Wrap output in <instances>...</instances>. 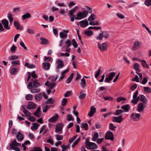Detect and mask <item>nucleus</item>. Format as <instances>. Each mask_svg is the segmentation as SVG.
<instances>
[{"instance_id":"nucleus-1","label":"nucleus","mask_w":151,"mask_h":151,"mask_svg":"<svg viewBox=\"0 0 151 151\" xmlns=\"http://www.w3.org/2000/svg\"><path fill=\"white\" fill-rule=\"evenodd\" d=\"M88 12L87 11H83L79 12L76 14V20H81L87 16Z\"/></svg>"},{"instance_id":"nucleus-2","label":"nucleus","mask_w":151,"mask_h":151,"mask_svg":"<svg viewBox=\"0 0 151 151\" xmlns=\"http://www.w3.org/2000/svg\"><path fill=\"white\" fill-rule=\"evenodd\" d=\"M27 87L28 89H31L30 92L32 93H38L40 91V89L36 87H32V82H30L29 83L27 86Z\"/></svg>"},{"instance_id":"nucleus-3","label":"nucleus","mask_w":151,"mask_h":151,"mask_svg":"<svg viewBox=\"0 0 151 151\" xmlns=\"http://www.w3.org/2000/svg\"><path fill=\"white\" fill-rule=\"evenodd\" d=\"M86 147L89 150H94L98 147V146L94 143L91 142H87L86 144Z\"/></svg>"},{"instance_id":"nucleus-4","label":"nucleus","mask_w":151,"mask_h":151,"mask_svg":"<svg viewBox=\"0 0 151 151\" xmlns=\"http://www.w3.org/2000/svg\"><path fill=\"white\" fill-rule=\"evenodd\" d=\"M147 101L145 96L142 95V112L147 106Z\"/></svg>"},{"instance_id":"nucleus-5","label":"nucleus","mask_w":151,"mask_h":151,"mask_svg":"<svg viewBox=\"0 0 151 151\" xmlns=\"http://www.w3.org/2000/svg\"><path fill=\"white\" fill-rule=\"evenodd\" d=\"M115 74L116 73L114 72H112L110 73L108 77L106 78L104 82L105 83H109L113 79Z\"/></svg>"},{"instance_id":"nucleus-6","label":"nucleus","mask_w":151,"mask_h":151,"mask_svg":"<svg viewBox=\"0 0 151 151\" xmlns=\"http://www.w3.org/2000/svg\"><path fill=\"white\" fill-rule=\"evenodd\" d=\"M105 139H110L111 141L114 140V138L113 133L110 131L107 132L105 134Z\"/></svg>"},{"instance_id":"nucleus-7","label":"nucleus","mask_w":151,"mask_h":151,"mask_svg":"<svg viewBox=\"0 0 151 151\" xmlns=\"http://www.w3.org/2000/svg\"><path fill=\"white\" fill-rule=\"evenodd\" d=\"M141 115L138 113H134L132 114L131 116V118L134 121H138L140 119Z\"/></svg>"},{"instance_id":"nucleus-8","label":"nucleus","mask_w":151,"mask_h":151,"mask_svg":"<svg viewBox=\"0 0 151 151\" xmlns=\"http://www.w3.org/2000/svg\"><path fill=\"white\" fill-rule=\"evenodd\" d=\"M1 23L4 25V28L7 30H9L10 29V27L9 25V21L7 19H2L1 20Z\"/></svg>"},{"instance_id":"nucleus-9","label":"nucleus","mask_w":151,"mask_h":151,"mask_svg":"<svg viewBox=\"0 0 151 151\" xmlns=\"http://www.w3.org/2000/svg\"><path fill=\"white\" fill-rule=\"evenodd\" d=\"M63 127V124L61 123H58L56 125V128L55 130V132H60V133H62V129Z\"/></svg>"},{"instance_id":"nucleus-10","label":"nucleus","mask_w":151,"mask_h":151,"mask_svg":"<svg viewBox=\"0 0 151 151\" xmlns=\"http://www.w3.org/2000/svg\"><path fill=\"white\" fill-rule=\"evenodd\" d=\"M98 47L99 48L101 51H104L106 50L107 47V44L106 42H104L102 45V47L101 44L99 43L98 45Z\"/></svg>"},{"instance_id":"nucleus-11","label":"nucleus","mask_w":151,"mask_h":151,"mask_svg":"<svg viewBox=\"0 0 151 151\" xmlns=\"http://www.w3.org/2000/svg\"><path fill=\"white\" fill-rule=\"evenodd\" d=\"M57 64L56 68L57 69L61 68L64 66V63L63 61L59 59H58L56 62Z\"/></svg>"},{"instance_id":"nucleus-12","label":"nucleus","mask_w":151,"mask_h":151,"mask_svg":"<svg viewBox=\"0 0 151 151\" xmlns=\"http://www.w3.org/2000/svg\"><path fill=\"white\" fill-rule=\"evenodd\" d=\"M19 69V68L18 69L15 68H11L9 70L10 73L12 75L15 76L17 73Z\"/></svg>"},{"instance_id":"nucleus-13","label":"nucleus","mask_w":151,"mask_h":151,"mask_svg":"<svg viewBox=\"0 0 151 151\" xmlns=\"http://www.w3.org/2000/svg\"><path fill=\"white\" fill-rule=\"evenodd\" d=\"M139 65L137 63H135L134 65V69L136 70V73L141 78H142V74L141 73H139Z\"/></svg>"},{"instance_id":"nucleus-14","label":"nucleus","mask_w":151,"mask_h":151,"mask_svg":"<svg viewBox=\"0 0 151 151\" xmlns=\"http://www.w3.org/2000/svg\"><path fill=\"white\" fill-rule=\"evenodd\" d=\"M81 27L82 28H84L88 25V22L87 19L82 20L80 22Z\"/></svg>"},{"instance_id":"nucleus-15","label":"nucleus","mask_w":151,"mask_h":151,"mask_svg":"<svg viewBox=\"0 0 151 151\" xmlns=\"http://www.w3.org/2000/svg\"><path fill=\"white\" fill-rule=\"evenodd\" d=\"M122 118L121 115L117 117L114 116L112 119V121L113 122L120 123L122 121Z\"/></svg>"},{"instance_id":"nucleus-16","label":"nucleus","mask_w":151,"mask_h":151,"mask_svg":"<svg viewBox=\"0 0 151 151\" xmlns=\"http://www.w3.org/2000/svg\"><path fill=\"white\" fill-rule=\"evenodd\" d=\"M16 137L18 141L19 142L22 141L24 138L23 135L20 132H18L16 136Z\"/></svg>"},{"instance_id":"nucleus-17","label":"nucleus","mask_w":151,"mask_h":151,"mask_svg":"<svg viewBox=\"0 0 151 151\" xmlns=\"http://www.w3.org/2000/svg\"><path fill=\"white\" fill-rule=\"evenodd\" d=\"M96 112V108L93 106H92L91 107L90 111L88 114V115L90 117H92Z\"/></svg>"},{"instance_id":"nucleus-18","label":"nucleus","mask_w":151,"mask_h":151,"mask_svg":"<svg viewBox=\"0 0 151 151\" xmlns=\"http://www.w3.org/2000/svg\"><path fill=\"white\" fill-rule=\"evenodd\" d=\"M36 107V105L35 103L32 102H29L27 105V108L29 109H35Z\"/></svg>"},{"instance_id":"nucleus-19","label":"nucleus","mask_w":151,"mask_h":151,"mask_svg":"<svg viewBox=\"0 0 151 151\" xmlns=\"http://www.w3.org/2000/svg\"><path fill=\"white\" fill-rule=\"evenodd\" d=\"M140 45L141 43L138 41L135 42L134 43L133 46L132 48V50H137L139 48Z\"/></svg>"},{"instance_id":"nucleus-20","label":"nucleus","mask_w":151,"mask_h":151,"mask_svg":"<svg viewBox=\"0 0 151 151\" xmlns=\"http://www.w3.org/2000/svg\"><path fill=\"white\" fill-rule=\"evenodd\" d=\"M139 100L142 101V95H139L137 97L134 99H132L131 102L136 104H137Z\"/></svg>"},{"instance_id":"nucleus-21","label":"nucleus","mask_w":151,"mask_h":151,"mask_svg":"<svg viewBox=\"0 0 151 151\" xmlns=\"http://www.w3.org/2000/svg\"><path fill=\"white\" fill-rule=\"evenodd\" d=\"M78 8H79L78 6H75L73 9L69 10L68 11L69 16H70L71 17L76 12V10H77Z\"/></svg>"},{"instance_id":"nucleus-22","label":"nucleus","mask_w":151,"mask_h":151,"mask_svg":"<svg viewBox=\"0 0 151 151\" xmlns=\"http://www.w3.org/2000/svg\"><path fill=\"white\" fill-rule=\"evenodd\" d=\"M34 115L37 117L39 118L41 115L40 108L39 107L37 108L36 111L34 114Z\"/></svg>"},{"instance_id":"nucleus-23","label":"nucleus","mask_w":151,"mask_h":151,"mask_svg":"<svg viewBox=\"0 0 151 151\" xmlns=\"http://www.w3.org/2000/svg\"><path fill=\"white\" fill-rule=\"evenodd\" d=\"M58 117V114H56L52 117L50 118L48 120L49 122H55L57 121V119Z\"/></svg>"},{"instance_id":"nucleus-24","label":"nucleus","mask_w":151,"mask_h":151,"mask_svg":"<svg viewBox=\"0 0 151 151\" xmlns=\"http://www.w3.org/2000/svg\"><path fill=\"white\" fill-rule=\"evenodd\" d=\"M32 87L38 88L41 86L40 83L38 82V80L37 79H35L32 82Z\"/></svg>"},{"instance_id":"nucleus-25","label":"nucleus","mask_w":151,"mask_h":151,"mask_svg":"<svg viewBox=\"0 0 151 151\" xmlns=\"http://www.w3.org/2000/svg\"><path fill=\"white\" fill-rule=\"evenodd\" d=\"M21 145V144L18 143L17 142L15 139H14L13 142L10 143L9 146H11L12 147H14V146H18Z\"/></svg>"},{"instance_id":"nucleus-26","label":"nucleus","mask_w":151,"mask_h":151,"mask_svg":"<svg viewBox=\"0 0 151 151\" xmlns=\"http://www.w3.org/2000/svg\"><path fill=\"white\" fill-rule=\"evenodd\" d=\"M144 93L149 94L151 93V88L149 87H144Z\"/></svg>"},{"instance_id":"nucleus-27","label":"nucleus","mask_w":151,"mask_h":151,"mask_svg":"<svg viewBox=\"0 0 151 151\" xmlns=\"http://www.w3.org/2000/svg\"><path fill=\"white\" fill-rule=\"evenodd\" d=\"M43 68L46 70H49L50 66V64L48 62H44L43 63Z\"/></svg>"},{"instance_id":"nucleus-28","label":"nucleus","mask_w":151,"mask_h":151,"mask_svg":"<svg viewBox=\"0 0 151 151\" xmlns=\"http://www.w3.org/2000/svg\"><path fill=\"white\" fill-rule=\"evenodd\" d=\"M80 84L82 88H84L86 86V83L84 78H83L81 79Z\"/></svg>"},{"instance_id":"nucleus-29","label":"nucleus","mask_w":151,"mask_h":151,"mask_svg":"<svg viewBox=\"0 0 151 151\" xmlns=\"http://www.w3.org/2000/svg\"><path fill=\"white\" fill-rule=\"evenodd\" d=\"M43 131V132L42 133V135H43L45 133H46L48 131V129L45 128V125L43 126L41 128L39 132V134H41L42 132Z\"/></svg>"},{"instance_id":"nucleus-30","label":"nucleus","mask_w":151,"mask_h":151,"mask_svg":"<svg viewBox=\"0 0 151 151\" xmlns=\"http://www.w3.org/2000/svg\"><path fill=\"white\" fill-rule=\"evenodd\" d=\"M40 40L41 41V43L40 44L42 45H47L49 43V41L46 38H41Z\"/></svg>"},{"instance_id":"nucleus-31","label":"nucleus","mask_w":151,"mask_h":151,"mask_svg":"<svg viewBox=\"0 0 151 151\" xmlns=\"http://www.w3.org/2000/svg\"><path fill=\"white\" fill-rule=\"evenodd\" d=\"M121 108L124 110L125 112H128L130 109V108L128 104L122 106Z\"/></svg>"},{"instance_id":"nucleus-32","label":"nucleus","mask_w":151,"mask_h":151,"mask_svg":"<svg viewBox=\"0 0 151 151\" xmlns=\"http://www.w3.org/2000/svg\"><path fill=\"white\" fill-rule=\"evenodd\" d=\"M7 17L9 21L10 25H12L13 20V18L12 16V14L10 13H9L7 14Z\"/></svg>"},{"instance_id":"nucleus-33","label":"nucleus","mask_w":151,"mask_h":151,"mask_svg":"<svg viewBox=\"0 0 151 151\" xmlns=\"http://www.w3.org/2000/svg\"><path fill=\"white\" fill-rule=\"evenodd\" d=\"M14 24L17 29H20V30H22V27H21V26L18 21H15L14 22Z\"/></svg>"},{"instance_id":"nucleus-34","label":"nucleus","mask_w":151,"mask_h":151,"mask_svg":"<svg viewBox=\"0 0 151 151\" xmlns=\"http://www.w3.org/2000/svg\"><path fill=\"white\" fill-rule=\"evenodd\" d=\"M69 71V70L68 69H66L63 71L61 73V76H60L59 79V81H61L62 79L64 78V77L65 76V74L68 72Z\"/></svg>"},{"instance_id":"nucleus-35","label":"nucleus","mask_w":151,"mask_h":151,"mask_svg":"<svg viewBox=\"0 0 151 151\" xmlns=\"http://www.w3.org/2000/svg\"><path fill=\"white\" fill-rule=\"evenodd\" d=\"M25 66L29 68H35V66L34 65L31 64L27 62L25 63Z\"/></svg>"},{"instance_id":"nucleus-36","label":"nucleus","mask_w":151,"mask_h":151,"mask_svg":"<svg viewBox=\"0 0 151 151\" xmlns=\"http://www.w3.org/2000/svg\"><path fill=\"white\" fill-rule=\"evenodd\" d=\"M104 32L100 33L99 35L96 37V38L97 40H102L103 38L104 37Z\"/></svg>"},{"instance_id":"nucleus-37","label":"nucleus","mask_w":151,"mask_h":151,"mask_svg":"<svg viewBox=\"0 0 151 151\" xmlns=\"http://www.w3.org/2000/svg\"><path fill=\"white\" fill-rule=\"evenodd\" d=\"M42 95L41 93H39L38 94L36 95L35 96V99L36 100L39 101L42 98Z\"/></svg>"},{"instance_id":"nucleus-38","label":"nucleus","mask_w":151,"mask_h":151,"mask_svg":"<svg viewBox=\"0 0 151 151\" xmlns=\"http://www.w3.org/2000/svg\"><path fill=\"white\" fill-rule=\"evenodd\" d=\"M99 137V134L97 132H95L92 137L91 139L93 141H95Z\"/></svg>"},{"instance_id":"nucleus-39","label":"nucleus","mask_w":151,"mask_h":151,"mask_svg":"<svg viewBox=\"0 0 151 151\" xmlns=\"http://www.w3.org/2000/svg\"><path fill=\"white\" fill-rule=\"evenodd\" d=\"M95 15L94 14H92L88 18V20L89 21H92L95 19Z\"/></svg>"},{"instance_id":"nucleus-40","label":"nucleus","mask_w":151,"mask_h":151,"mask_svg":"<svg viewBox=\"0 0 151 151\" xmlns=\"http://www.w3.org/2000/svg\"><path fill=\"white\" fill-rule=\"evenodd\" d=\"M31 17L30 14L28 13H27L26 14L22 16V17L23 20H24L28 18Z\"/></svg>"},{"instance_id":"nucleus-41","label":"nucleus","mask_w":151,"mask_h":151,"mask_svg":"<svg viewBox=\"0 0 151 151\" xmlns=\"http://www.w3.org/2000/svg\"><path fill=\"white\" fill-rule=\"evenodd\" d=\"M124 112H125V111L122 110H116L115 112L114 113V114L116 115H119L122 113Z\"/></svg>"},{"instance_id":"nucleus-42","label":"nucleus","mask_w":151,"mask_h":151,"mask_svg":"<svg viewBox=\"0 0 151 151\" xmlns=\"http://www.w3.org/2000/svg\"><path fill=\"white\" fill-rule=\"evenodd\" d=\"M22 112L27 117H29L31 115V113L29 112L25 109H24L22 111Z\"/></svg>"},{"instance_id":"nucleus-43","label":"nucleus","mask_w":151,"mask_h":151,"mask_svg":"<svg viewBox=\"0 0 151 151\" xmlns=\"http://www.w3.org/2000/svg\"><path fill=\"white\" fill-rule=\"evenodd\" d=\"M73 73H71L70 76L66 80L67 83H70L72 81V79L73 78Z\"/></svg>"},{"instance_id":"nucleus-44","label":"nucleus","mask_w":151,"mask_h":151,"mask_svg":"<svg viewBox=\"0 0 151 151\" xmlns=\"http://www.w3.org/2000/svg\"><path fill=\"white\" fill-rule=\"evenodd\" d=\"M11 63L14 66L15 65H19L20 64L19 61V60L12 61L11 62Z\"/></svg>"},{"instance_id":"nucleus-45","label":"nucleus","mask_w":151,"mask_h":151,"mask_svg":"<svg viewBox=\"0 0 151 151\" xmlns=\"http://www.w3.org/2000/svg\"><path fill=\"white\" fill-rule=\"evenodd\" d=\"M17 48V47L14 45H12L10 48V51L11 53H14L15 52Z\"/></svg>"},{"instance_id":"nucleus-46","label":"nucleus","mask_w":151,"mask_h":151,"mask_svg":"<svg viewBox=\"0 0 151 151\" xmlns=\"http://www.w3.org/2000/svg\"><path fill=\"white\" fill-rule=\"evenodd\" d=\"M55 101L54 99L50 98L46 101V103L47 104H53Z\"/></svg>"},{"instance_id":"nucleus-47","label":"nucleus","mask_w":151,"mask_h":151,"mask_svg":"<svg viewBox=\"0 0 151 151\" xmlns=\"http://www.w3.org/2000/svg\"><path fill=\"white\" fill-rule=\"evenodd\" d=\"M86 94L83 93L82 92V91L80 92V94L78 96L79 99H82L85 98L86 97Z\"/></svg>"},{"instance_id":"nucleus-48","label":"nucleus","mask_w":151,"mask_h":151,"mask_svg":"<svg viewBox=\"0 0 151 151\" xmlns=\"http://www.w3.org/2000/svg\"><path fill=\"white\" fill-rule=\"evenodd\" d=\"M59 34L60 37L62 38L67 37L68 35L67 34L63 32H60Z\"/></svg>"},{"instance_id":"nucleus-49","label":"nucleus","mask_w":151,"mask_h":151,"mask_svg":"<svg viewBox=\"0 0 151 151\" xmlns=\"http://www.w3.org/2000/svg\"><path fill=\"white\" fill-rule=\"evenodd\" d=\"M126 100V98L123 97L122 96H120L117 98L116 101L117 102H119L121 101H124Z\"/></svg>"},{"instance_id":"nucleus-50","label":"nucleus","mask_w":151,"mask_h":151,"mask_svg":"<svg viewBox=\"0 0 151 151\" xmlns=\"http://www.w3.org/2000/svg\"><path fill=\"white\" fill-rule=\"evenodd\" d=\"M18 56L16 55H12L11 56L9 57V59L10 60L18 59Z\"/></svg>"},{"instance_id":"nucleus-51","label":"nucleus","mask_w":151,"mask_h":151,"mask_svg":"<svg viewBox=\"0 0 151 151\" xmlns=\"http://www.w3.org/2000/svg\"><path fill=\"white\" fill-rule=\"evenodd\" d=\"M142 66L146 68L147 69L149 68V66L147 64L146 62L144 60H142Z\"/></svg>"},{"instance_id":"nucleus-52","label":"nucleus","mask_w":151,"mask_h":151,"mask_svg":"<svg viewBox=\"0 0 151 151\" xmlns=\"http://www.w3.org/2000/svg\"><path fill=\"white\" fill-rule=\"evenodd\" d=\"M25 98L27 100H32L33 98V96L30 94H28L26 95Z\"/></svg>"},{"instance_id":"nucleus-53","label":"nucleus","mask_w":151,"mask_h":151,"mask_svg":"<svg viewBox=\"0 0 151 151\" xmlns=\"http://www.w3.org/2000/svg\"><path fill=\"white\" fill-rule=\"evenodd\" d=\"M85 34L86 35L88 36H91L93 34V33L92 31L89 30H86L84 32Z\"/></svg>"},{"instance_id":"nucleus-54","label":"nucleus","mask_w":151,"mask_h":151,"mask_svg":"<svg viewBox=\"0 0 151 151\" xmlns=\"http://www.w3.org/2000/svg\"><path fill=\"white\" fill-rule=\"evenodd\" d=\"M65 44L66 45V46L63 47H69L71 45V42L70 40H67L65 42Z\"/></svg>"},{"instance_id":"nucleus-55","label":"nucleus","mask_w":151,"mask_h":151,"mask_svg":"<svg viewBox=\"0 0 151 151\" xmlns=\"http://www.w3.org/2000/svg\"><path fill=\"white\" fill-rule=\"evenodd\" d=\"M39 125V124H35V125H33L31 127V129L33 131H35L37 129Z\"/></svg>"},{"instance_id":"nucleus-56","label":"nucleus","mask_w":151,"mask_h":151,"mask_svg":"<svg viewBox=\"0 0 151 151\" xmlns=\"http://www.w3.org/2000/svg\"><path fill=\"white\" fill-rule=\"evenodd\" d=\"M56 139L58 141H60L62 140L63 139V135L57 134L55 135Z\"/></svg>"},{"instance_id":"nucleus-57","label":"nucleus","mask_w":151,"mask_h":151,"mask_svg":"<svg viewBox=\"0 0 151 151\" xmlns=\"http://www.w3.org/2000/svg\"><path fill=\"white\" fill-rule=\"evenodd\" d=\"M55 83L54 81H53L52 82H50L48 86V88L50 89H51L55 86Z\"/></svg>"},{"instance_id":"nucleus-58","label":"nucleus","mask_w":151,"mask_h":151,"mask_svg":"<svg viewBox=\"0 0 151 151\" xmlns=\"http://www.w3.org/2000/svg\"><path fill=\"white\" fill-rule=\"evenodd\" d=\"M137 111L140 112L142 111V103H139L138 104Z\"/></svg>"},{"instance_id":"nucleus-59","label":"nucleus","mask_w":151,"mask_h":151,"mask_svg":"<svg viewBox=\"0 0 151 151\" xmlns=\"http://www.w3.org/2000/svg\"><path fill=\"white\" fill-rule=\"evenodd\" d=\"M145 4L147 6L151 5V0H146L145 2Z\"/></svg>"},{"instance_id":"nucleus-60","label":"nucleus","mask_w":151,"mask_h":151,"mask_svg":"<svg viewBox=\"0 0 151 151\" xmlns=\"http://www.w3.org/2000/svg\"><path fill=\"white\" fill-rule=\"evenodd\" d=\"M90 25H99V23L97 21H95L93 22H90L89 23Z\"/></svg>"},{"instance_id":"nucleus-61","label":"nucleus","mask_w":151,"mask_h":151,"mask_svg":"<svg viewBox=\"0 0 151 151\" xmlns=\"http://www.w3.org/2000/svg\"><path fill=\"white\" fill-rule=\"evenodd\" d=\"M101 71L100 68H99L98 70L97 71L95 75V77L96 78H97L99 76Z\"/></svg>"},{"instance_id":"nucleus-62","label":"nucleus","mask_w":151,"mask_h":151,"mask_svg":"<svg viewBox=\"0 0 151 151\" xmlns=\"http://www.w3.org/2000/svg\"><path fill=\"white\" fill-rule=\"evenodd\" d=\"M67 120L68 121H73V119L72 118V116L70 114H68L67 116Z\"/></svg>"},{"instance_id":"nucleus-63","label":"nucleus","mask_w":151,"mask_h":151,"mask_svg":"<svg viewBox=\"0 0 151 151\" xmlns=\"http://www.w3.org/2000/svg\"><path fill=\"white\" fill-rule=\"evenodd\" d=\"M109 128L113 130H115V129L116 128L115 126H114L113 124L112 123H111L109 124Z\"/></svg>"},{"instance_id":"nucleus-64","label":"nucleus","mask_w":151,"mask_h":151,"mask_svg":"<svg viewBox=\"0 0 151 151\" xmlns=\"http://www.w3.org/2000/svg\"><path fill=\"white\" fill-rule=\"evenodd\" d=\"M142 26L144 28H145L146 29V30L148 31V32L150 35H151V31H150L149 28L146 26V25L145 24H142Z\"/></svg>"}]
</instances>
